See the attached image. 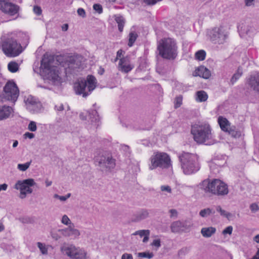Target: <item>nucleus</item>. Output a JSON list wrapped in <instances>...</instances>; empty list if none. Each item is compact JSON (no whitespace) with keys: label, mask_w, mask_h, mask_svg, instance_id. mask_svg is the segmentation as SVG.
Masks as SVG:
<instances>
[{"label":"nucleus","mask_w":259,"mask_h":259,"mask_svg":"<svg viewBox=\"0 0 259 259\" xmlns=\"http://www.w3.org/2000/svg\"><path fill=\"white\" fill-rule=\"evenodd\" d=\"M196 76H199L205 79L208 78L211 75L210 71L203 66H200L195 70Z\"/></svg>","instance_id":"nucleus-21"},{"label":"nucleus","mask_w":259,"mask_h":259,"mask_svg":"<svg viewBox=\"0 0 259 259\" xmlns=\"http://www.w3.org/2000/svg\"><path fill=\"white\" fill-rule=\"evenodd\" d=\"M24 136L25 138H28L30 139H31L34 137V135L33 133L27 132L24 135Z\"/></svg>","instance_id":"nucleus-57"},{"label":"nucleus","mask_w":259,"mask_h":259,"mask_svg":"<svg viewBox=\"0 0 259 259\" xmlns=\"http://www.w3.org/2000/svg\"><path fill=\"white\" fill-rule=\"evenodd\" d=\"M115 20L118 24V30L120 32L123 31V27L125 24V20L122 16H115Z\"/></svg>","instance_id":"nucleus-30"},{"label":"nucleus","mask_w":259,"mask_h":259,"mask_svg":"<svg viewBox=\"0 0 259 259\" xmlns=\"http://www.w3.org/2000/svg\"><path fill=\"white\" fill-rule=\"evenodd\" d=\"M19 7L8 0H0V10L5 13L13 16L18 12Z\"/></svg>","instance_id":"nucleus-15"},{"label":"nucleus","mask_w":259,"mask_h":259,"mask_svg":"<svg viewBox=\"0 0 259 259\" xmlns=\"http://www.w3.org/2000/svg\"><path fill=\"white\" fill-rule=\"evenodd\" d=\"M190 226L186 222L177 221L174 222L170 225V229L172 232L179 233L185 232L190 228Z\"/></svg>","instance_id":"nucleus-17"},{"label":"nucleus","mask_w":259,"mask_h":259,"mask_svg":"<svg viewBox=\"0 0 259 259\" xmlns=\"http://www.w3.org/2000/svg\"><path fill=\"white\" fill-rule=\"evenodd\" d=\"M133 235H139L141 237H144L146 235H150V231L149 230H141L135 232L133 234Z\"/></svg>","instance_id":"nucleus-40"},{"label":"nucleus","mask_w":259,"mask_h":259,"mask_svg":"<svg viewBox=\"0 0 259 259\" xmlns=\"http://www.w3.org/2000/svg\"><path fill=\"white\" fill-rule=\"evenodd\" d=\"M93 9L96 12H97L99 14H101L103 12L102 7L101 5L96 4L93 6Z\"/></svg>","instance_id":"nucleus-48"},{"label":"nucleus","mask_w":259,"mask_h":259,"mask_svg":"<svg viewBox=\"0 0 259 259\" xmlns=\"http://www.w3.org/2000/svg\"><path fill=\"white\" fill-rule=\"evenodd\" d=\"M218 122L221 128L224 132H227L230 126L229 121L226 118L223 117L222 116H220L218 118Z\"/></svg>","instance_id":"nucleus-24"},{"label":"nucleus","mask_w":259,"mask_h":259,"mask_svg":"<svg viewBox=\"0 0 259 259\" xmlns=\"http://www.w3.org/2000/svg\"><path fill=\"white\" fill-rule=\"evenodd\" d=\"M182 100H183V97L182 95H180V96L176 97V98L175 99V101H174L175 108L177 109L181 106V105L182 104Z\"/></svg>","instance_id":"nucleus-41"},{"label":"nucleus","mask_w":259,"mask_h":259,"mask_svg":"<svg viewBox=\"0 0 259 259\" xmlns=\"http://www.w3.org/2000/svg\"><path fill=\"white\" fill-rule=\"evenodd\" d=\"M191 133L194 141L198 144L211 145L216 143L212 137L211 127L208 123L194 125L192 126Z\"/></svg>","instance_id":"nucleus-2"},{"label":"nucleus","mask_w":259,"mask_h":259,"mask_svg":"<svg viewBox=\"0 0 259 259\" xmlns=\"http://www.w3.org/2000/svg\"><path fill=\"white\" fill-rule=\"evenodd\" d=\"M181 168L185 175H191L197 171L199 168L197 155L183 152L179 155Z\"/></svg>","instance_id":"nucleus-3"},{"label":"nucleus","mask_w":259,"mask_h":259,"mask_svg":"<svg viewBox=\"0 0 259 259\" xmlns=\"http://www.w3.org/2000/svg\"><path fill=\"white\" fill-rule=\"evenodd\" d=\"M8 68L10 72L14 73L18 70L19 66L16 62H11L8 64Z\"/></svg>","instance_id":"nucleus-34"},{"label":"nucleus","mask_w":259,"mask_h":259,"mask_svg":"<svg viewBox=\"0 0 259 259\" xmlns=\"http://www.w3.org/2000/svg\"><path fill=\"white\" fill-rule=\"evenodd\" d=\"M95 162L103 172H109L114 168L116 163L111 154L104 151L99 153L95 158Z\"/></svg>","instance_id":"nucleus-6"},{"label":"nucleus","mask_w":259,"mask_h":259,"mask_svg":"<svg viewBox=\"0 0 259 259\" xmlns=\"http://www.w3.org/2000/svg\"><path fill=\"white\" fill-rule=\"evenodd\" d=\"M242 33L245 34L249 37H252L254 34V28L249 26L245 27L242 30Z\"/></svg>","instance_id":"nucleus-32"},{"label":"nucleus","mask_w":259,"mask_h":259,"mask_svg":"<svg viewBox=\"0 0 259 259\" xmlns=\"http://www.w3.org/2000/svg\"><path fill=\"white\" fill-rule=\"evenodd\" d=\"M252 240L256 243H259V234H257L253 237Z\"/></svg>","instance_id":"nucleus-62"},{"label":"nucleus","mask_w":259,"mask_h":259,"mask_svg":"<svg viewBox=\"0 0 259 259\" xmlns=\"http://www.w3.org/2000/svg\"><path fill=\"white\" fill-rule=\"evenodd\" d=\"M71 194L68 193L66 196H60L59 200L61 201H65L68 198L70 197Z\"/></svg>","instance_id":"nucleus-56"},{"label":"nucleus","mask_w":259,"mask_h":259,"mask_svg":"<svg viewBox=\"0 0 259 259\" xmlns=\"http://www.w3.org/2000/svg\"><path fill=\"white\" fill-rule=\"evenodd\" d=\"M226 132H228L231 136L234 138H239L241 136L240 131L237 130L236 127L234 126H230Z\"/></svg>","instance_id":"nucleus-27"},{"label":"nucleus","mask_w":259,"mask_h":259,"mask_svg":"<svg viewBox=\"0 0 259 259\" xmlns=\"http://www.w3.org/2000/svg\"><path fill=\"white\" fill-rule=\"evenodd\" d=\"M214 191L215 192L216 195L218 196L226 195L228 194L229 192L228 185L223 182H222V184L219 187V190Z\"/></svg>","instance_id":"nucleus-25"},{"label":"nucleus","mask_w":259,"mask_h":259,"mask_svg":"<svg viewBox=\"0 0 259 259\" xmlns=\"http://www.w3.org/2000/svg\"><path fill=\"white\" fill-rule=\"evenodd\" d=\"M247 83L251 89L259 93V73L251 75L247 80Z\"/></svg>","instance_id":"nucleus-18"},{"label":"nucleus","mask_w":259,"mask_h":259,"mask_svg":"<svg viewBox=\"0 0 259 259\" xmlns=\"http://www.w3.org/2000/svg\"><path fill=\"white\" fill-rule=\"evenodd\" d=\"M216 232V229L213 227H204L201 230L202 235L205 238L210 237Z\"/></svg>","instance_id":"nucleus-23"},{"label":"nucleus","mask_w":259,"mask_h":259,"mask_svg":"<svg viewBox=\"0 0 259 259\" xmlns=\"http://www.w3.org/2000/svg\"><path fill=\"white\" fill-rule=\"evenodd\" d=\"M254 1V0H245V5L246 6H250Z\"/></svg>","instance_id":"nucleus-63"},{"label":"nucleus","mask_w":259,"mask_h":259,"mask_svg":"<svg viewBox=\"0 0 259 259\" xmlns=\"http://www.w3.org/2000/svg\"><path fill=\"white\" fill-rule=\"evenodd\" d=\"M8 188V185L6 184H3L0 185V192L2 190L6 191Z\"/></svg>","instance_id":"nucleus-61"},{"label":"nucleus","mask_w":259,"mask_h":259,"mask_svg":"<svg viewBox=\"0 0 259 259\" xmlns=\"http://www.w3.org/2000/svg\"><path fill=\"white\" fill-rule=\"evenodd\" d=\"M214 213L215 211L213 209L208 207L201 210L199 212V215L202 218H206Z\"/></svg>","instance_id":"nucleus-28"},{"label":"nucleus","mask_w":259,"mask_h":259,"mask_svg":"<svg viewBox=\"0 0 259 259\" xmlns=\"http://www.w3.org/2000/svg\"><path fill=\"white\" fill-rule=\"evenodd\" d=\"M61 251L64 254L72 259H86L87 253L83 249L76 247L73 244L63 243L60 247Z\"/></svg>","instance_id":"nucleus-9"},{"label":"nucleus","mask_w":259,"mask_h":259,"mask_svg":"<svg viewBox=\"0 0 259 259\" xmlns=\"http://www.w3.org/2000/svg\"><path fill=\"white\" fill-rule=\"evenodd\" d=\"M159 55L167 60H174L178 55L177 46L171 38L161 39L157 46Z\"/></svg>","instance_id":"nucleus-4"},{"label":"nucleus","mask_w":259,"mask_h":259,"mask_svg":"<svg viewBox=\"0 0 259 259\" xmlns=\"http://www.w3.org/2000/svg\"><path fill=\"white\" fill-rule=\"evenodd\" d=\"M61 234L65 237H72L76 238L80 235V232L78 230L75 228L73 224L69 225L67 228L59 229L58 231Z\"/></svg>","instance_id":"nucleus-16"},{"label":"nucleus","mask_w":259,"mask_h":259,"mask_svg":"<svg viewBox=\"0 0 259 259\" xmlns=\"http://www.w3.org/2000/svg\"><path fill=\"white\" fill-rule=\"evenodd\" d=\"M251 259H259V248L258 249L255 254Z\"/></svg>","instance_id":"nucleus-64"},{"label":"nucleus","mask_w":259,"mask_h":259,"mask_svg":"<svg viewBox=\"0 0 259 259\" xmlns=\"http://www.w3.org/2000/svg\"><path fill=\"white\" fill-rule=\"evenodd\" d=\"M61 222H62V223H63V224L66 225H70L71 224H72L71 222V221L70 220L69 218L65 214L62 217Z\"/></svg>","instance_id":"nucleus-45"},{"label":"nucleus","mask_w":259,"mask_h":259,"mask_svg":"<svg viewBox=\"0 0 259 259\" xmlns=\"http://www.w3.org/2000/svg\"><path fill=\"white\" fill-rule=\"evenodd\" d=\"M121 259H133L131 254L125 253L122 255Z\"/></svg>","instance_id":"nucleus-55"},{"label":"nucleus","mask_w":259,"mask_h":259,"mask_svg":"<svg viewBox=\"0 0 259 259\" xmlns=\"http://www.w3.org/2000/svg\"><path fill=\"white\" fill-rule=\"evenodd\" d=\"M138 35L135 32H132L129 34V39L128 42V46L129 47H132Z\"/></svg>","instance_id":"nucleus-35"},{"label":"nucleus","mask_w":259,"mask_h":259,"mask_svg":"<svg viewBox=\"0 0 259 259\" xmlns=\"http://www.w3.org/2000/svg\"><path fill=\"white\" fill-rule=\"evenodd\" d=\"M161 1V0H144V2L148 5H153L157 2Z\"/></svg>","instance_id":"nucleus-54"},{"label":"nucleus","mask_w":259,"mask_h":259,"mask_svg":"<svg viewBox=\"0 0 259 259\" xmlns=\"http://www.w3.org/2000/svg\"><path fill=\"white\" fill-rule=\"evenodd\" d=\"M51 236L54 239L56 240H58L61 238V236H59L57 233H51Z\"/></svg>","instance_id":"nucleus-59"},{"label":"nucleus","mask_w":259,"mask_h":259,"mask_svg":"<svg viewBox=\"0 0 259 259\" xmlns=\"http://www.w3.org/2000/svg\"><path fill=\"white\" fill-rule=\"evenodd\" d=\"M19 220L23 224H32L34 222L33 219L29 217L21 218Z\"/></svg>","instance_id":"nucleus-43"},{"label":"nucleus","mask_w":259,"mask_h":259,"mask_svg":"<svg viewBox=\"0 0 259 259\" xmlns=\"http://www.w3.org/2000/svg\"><path fill=\"white\" fill-rule=\"evenodd\" d=\"M2 47L4 53L8 57L17 56L23 51L21 45L12 37L7 38L3 41Z\"/></svg>","instance_id":"nucleus-7"},{"label":"nucleus","mask_w":259,"mask_h":259,"mask_svg":"<svg viewBox=\"0 0 259 259\" xmlns=\"http://www.w3.org/2000/svg\"><path fill=\"white\" fill-rule=\"evenodd\" d=\"M28 128L31 132H35L37 130V126L36 122L33 121L30 122L28 124Z\"/></svg>","instance_id":"nucleus-44"},{"label":"nucleus","mask_w":259,"mask_h":259,"mask_svg":"<svg viewBox=\"0 0 259 259\" xmlns=\"http://www.w3.org/2000/svg\"><path fill=\"white\" fill-rule=\"evenodd\" d=\"M55 109L59 111H61L64 110V107L63 104H59L58 105H56L55 107Z\"/></svg>","instance_id":"nucleus-60"},{"label":"nucleus","mask_w":259,"mask_h":259,"mask_svg":"<svg viewBox=\"0 0 259 259\" xmlns=\"http://www.w3.org/2000/svg\"><path fill=\"white\" fill-rule=\"evenodd\" d=\"M169 213H170V217L171 218L176 217L177 215V211L176 209H171L169 210Z\"/></svg>","instance_id":"nucleus-58"},{"label":"nucleus","mask_w":259,"mask_h":259,"mask_svg":"<svg viewBox=\"0 0 259 259\" xmlns=\"http://www.w3.org/2000/svg\"><path fill=\"white\" fill-rule=\"evenodd\" d=\"M216 210L219 212L220 214L228 219H229L230 217L232 216V214L224 209H223L222 207L220 205H217L215 207Z\"/></svg>","instance_id":"nucleus-31"},{"label":"nucleus","mask_w":259,"mask_h":259,"mask_svg":"<svg viewBox=\"0 0 259 259\" xmlns=\"http://www.w3.org/2000/svg\"><path fill=\"white\" fill-rule=\"evenodd\" d=\"M189 249L187 247H184L181 249L178 252L179 257L185 255L189 251Z\"/></svg>","instance_id":"nucleus-46"},{"label":"nucleus","mask_w":259,"mask_h":259,"mask_svg":"<svg viewBox=\"0 0 259 259\" xmlns=\"http://www.w3.org/2000/svg\"><path fill=\"white\" fill-rule=\"evenodd\" d=\"M54 62L53 56L45 54L41 61L40 67L41 75L45 81L53 85L59 84L61 80L58 69L54 65Z\"/></svg>","instance_id":"nucleus-1"},{"label":"nucleus","mask_w":259,"mask_h":259,"mask_svg":"<svg viewBox=\"0 0 259 259\" xmlns=\"http://www.w3.org/2000/svg\"><path fill=\"white\" fill-rule=\"evenodd\" d=\"M138 256L139 257H145L150 259L154 256V254L153 252H142L138 253Z\"/></svg>","instance_id":"nucleus-38"},{"label":"nucleus","mask_w":259,"mask_h":259,"mask_svg":"<svg viewBox=\"0 0 259 259\" xmlns=\"http://www.w3.org/2000/svg\"><path fill=\"white\" fill-rule=\"evenodd\" d=\"M249 208L253 213H255L259 210L258 205L255 203H253L250 205Z\"/></svg>","instance_id":"nucleus-47"},{"label":"nucleus","mask_w":259,"mask_h":259,"mask_svg":"<svg viewBox=\"0 0 259 259\" xmlns=\"http://www.w3.org/2000/svg\"><path fill=\"white\" fill-rule=\"evenodd\" d=\"M31 163V161H30L29 162H27L24 164H18L17 165V168L20 170L24 171L29 167Z\"/></svg>","instance_id":"nucleus-39"},{"label":"nucleus","mask_w":259,"mask_h":259,"mask_svg":"<svg viewBox=\"0 0 259 259\" xmlns=\"http://www.w3.org/2000/svg\"><path fill=\"white\" fill-rule=\"evenodd\" d=\"M134 66L130 64L129 59L127 57L122 58L120 59L118 64L119 70L122 72L127 73L133 68Z\"/></svg>","instance_id":"nucleus-19"},{"label":"nucleus","mask_w":259,"mask_h":259,"mask_svg":"<svg viewBox=\"0 0 259 259\" xmlns=\"http://www.w3.org/2000/svg\"><path fill=\"white\" fill-rule=\"evenodd\" d=\"M4 93L1 99L2 102L11 101L15 103L19 96V91L16 84L13 81H9L4 88Z\"/></svg>","instance_id":"nucleus-10"},{"label":"nucleus","mask_w":259,"mask_h":259,"mask_svg":"<svg viewBox=\"0 0 259 259\" xmlns=\"http://www.w3.org/2000/svg\"><path fill=\"white\" fill-rule=\"evenodd\" d=\"M208 99V95L204 91H199L196 93L195 100L198 102L206 101Z\"/></svg>","instance_id":"nucleus-26"},{"label":"nucleus","mask_w":259,"mask_h":259,"mask_svg":"<svg viewBox=\"0 0 259 259\" xmlns=\"http://www.w3.org/2000/svg\"><path fill=\"white\" fill-rule=\"evenodd\" d=\"M221 180L214 179L210 181L209 179H206L199 184V188L205 193H209L216 195L214 191H218L219 187L222 184Z\"/></svg>","instance_id":"nucleus-13"},{"label":"nucleus","mask_w":259,"mask_h":259,"mask_svg":"<svg viewBox=\"0 0 259 259\" xmlns=\"http://www.w3.org/2000/svg\"><path fill=\"white\" fill-rule=\"evenodd\" d=\"M150 161L149 169L151 170L154 169L158 167L162 168H167L171 165L170 157L165 153L157 152L154 153L150 157Z\"/></svg>","instance_id":"nucleus-8"},{"label":"nucleus","mask_w":259,"mask_h":259,"mask_svg":"<svg viewBox=\"0 0 259 259\" xmlns=\"http://www.w3.org/2000/svg\"><path fill=\"white\" fill-rule=\"evenodd\" d=\"M210 41L214 44H223L226 40L228 35L221 28L215 27L209 32Z\"/></svg>","instance_id":"nucleus-14"},{"label":"nucleus","mask_w":259,"mask_h":259,"mask_svg":"<svg viewBox=\"0 0 259 259\" xmlns=\"http://www.w3.org/2000/svg\"><path fill=\"white\" fill-rule=\"evenodd\" d=\"M36 183L33 179H28L24 180H19L14 186V188L20 191V197L23 199L26 197L27 194L32 193L31 187L34 186Z\"/></svg>","instance_id":"nucleus-12"},{"label":"nucleus","mask_w":259,"mask_h":259,"mask_svg":"<svg viewBox=\"0 0 259 259\" xmlns=\"http://www.w3.org/2000/svg\"><path fill=\"white\" fill-rule=\"evenodd\" d=\"M160 190L162 192H167V193H171V189L169 186L163 185L160 187Z\"/></svg>","instance_id":"nucleus-50"},{"label":"nucleus","mask_w":259,"mask_h":259,"mask_svg":"<svg viewBox=\"0 0 259 259\" xmlns=\"http://www.w3.org/2000/svg\"><path fill=\"white\" fill-rule=\"evenodd\" d=\"M12 111L13 109L10 106L0 107V120L8 118Z\"/></svg>","instance_id":"nucleus-22"},{"label":"nucleus","mask_w":259,"mask_h":259,"mask_svg":"<svg viewBox=\"0 0 259 259\" xmlns=\"http://www.w3.org/2000/svg\"><path fill=\"white\" fill-rule=\"evenodd\" d=\"M33 12L37 15H40L41 14L42 10L40 7L35 6L33 7Z\"/></svg>","instance_id":"nucleus-52"},{"label":"nucleus","mask_w":259,"mask_h":259,"mask_svg":"<svg viewBox=\"0 0 259 259\" xmlns=\"http://www.w3.org/2000/svg\"><path fill=\"white\" fill-rule=\"evenodd\" d=\"M151 245L156 247L157 248H159L161 246V241L160 239H155L151 243Z\"/></svg>","instance_id":"nucleus-51"},{"label":"nucleus","mask_w":259,"mask_h":259,"mask_svg":"<svg viewBox=\"0 0 259 259\" xmlns=\"http://www.w3.org/2000/svg\"><path fill=\"white\" fill-rule=\"evenodd\" d=\"M25 102L27 105L32 106L36 105L37 106L40 105V103L37 102L36 100L34 99V98L32 96H29Z\"/></svg>","instance_id":"nucleus-37"},{"label":"nucleus","mask_w":259,"mask_h":259,"mask_svg":"<svg viewBox=\"0 0 259 259\" xmlns=\"http://www.w3.org/2000/svg\"><path fill=\"white\" fill-rule=\"evenodd\" d=\"M96 84V78L93 75H89L87 76V79H82L74 83V91L76 94L86 97L95 89Z\"/></svg>","instance_id":"nucleus-5"},{"label":"nucleus","mask_w":259,"mask_h":259,"mask_svg":"<svg viewBox=\"0 0 259 259\" xmlns=\"http://www.w3.org/2000/svg\"><path fill=\"white\" fill-rule=\"evenodd\" d=\"M37 244L42 254H47L48 253V249L44 244L37 242Z\"/></svg>","instance_id":"nucleus-42"},{"label":"nucleus","mask_w":259,"mask_h":259,"mask_svg":"<svg viewBox=\"0 0 259 259\" xmlns=\"http://www.w3.org/2000/svg\"><path fill=\"white\" fill-rule=\"evenodd\" d=\"M242 73L243 70L242 68L241 67H239L237 72L234 74L230 80L231 84H233L241 77Z\"/></svg>","instance_id":"nucleus-29"},{"label":"nucleus","mask_w":259,"mask_h":259,"mask_svg":"<svg viewBox=\"0 0 259 259\" xmlns=\"http://www.w3.org/2000/svg\"><path fill=\"white\" fill-rule=\"evenodd\" d=\"M233 231V227L231 226L226 228L222 232L223 235L229 234L231 235Z\"/></svg>","instance_id":"nucleus-49"},{"label":"nucleus","mask_w":259,"mask_h":259,"mask_svg":"<svg viewBox=\"0 0 259 259\" xmlns=\"http://www.w3.org/2000/svg\"><path fill=\"white\" fill-rule=\"evenodd\" d=\"M57 63L55 64L60 65L64 67L66 69L73 70L79 68L80 65V61L76 56L64 57L62 56H57L56 57Z\"/></svg>","instance_id":"nucleus-11"},{"label":"nucleus","mask_w":259,"mask_h":259,"mask_svg":"<svg viewBox=\"0 0 259 259\" xmlns=\"http://www.w3.org/2000/svg\"><path fill=\"white\" fill-rule=\"evenodd\" d=\"M206 53L203 50H199L195 53V58L196 59L202 61L205 59Z\"/></svg>","instance_id":"nucleus-36"},{"label":"nucleus","mask_w":259,"mask_h":259,"mask_svg":"<svg viewBox=\"0 0 259 259\" xmlns=\"http://www.w3.org/2000/svg\"><path fill=\"white\" fill-rule=\"evenodd\" d=\"M149 210L146 209H142L135 213L132 218L134 222H139L149 217Z\"/></svg>","instance_id":"nucleus-20"},{"label":"nucleus","mask_w":259,"mask_h":259,"mask_svg":"<svg viewBox=\"0 0 259 259\" xmlns=\"http://www.w3.org/2000/svg\"><path fill=\"white\" fill-rule=\"evenodd\" d=\"M77 14L79 16L82 18H84L86 16V14L84 10L82 8H79L77 11Z\"/></svg>","instance_id":"nucleus-53"},{"label":"nucleus","mask_w":259,"mask_h":259,"mask_svg":"<svg viewBox=\"0 0 259 259\" xmlns=\"http://www.w3.org/2000/svg\"><path fill=\"white\" fill-rule=\"evenodd\" d=\"M90 118L92 122H98L99 121V116L98 113L96 110H93L91 112L89 113Z\"/></svg>","instance_id":"nucleus-33"}]
</instances>
